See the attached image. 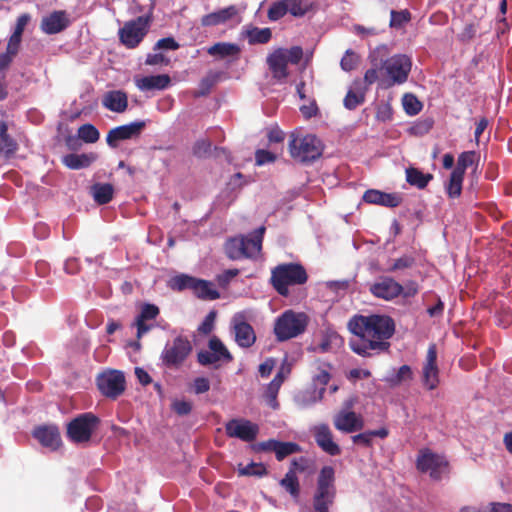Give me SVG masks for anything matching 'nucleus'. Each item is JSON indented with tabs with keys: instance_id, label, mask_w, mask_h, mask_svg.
<instances>
[{
	"instance_id": "nucleus-61",
	"label": "nucleus",
	"mask_w": 512,
	"mask_h": 512,
	"mask_svg": "<svg viewBox=\"0 0 512 512\" xmlns=\"http://www.w3.org/2000/svg\"><path fill=\"white\" fill-rule=\"evenodd\" d=\"M210 389V382L205 377H197L193 381V391L195 394H203L208 392Z\"/></svg>"
},
{
	"instance_id": "nucleus-2",
	"label": "nucleus",
	"mask_w": 512,
	"mask_h": 512,
	"mask_svg": "<svg viewBox=\"0 0 512 512\" xmlns=\"http://www.w3.org/2000/svg\"><path fill=\"white\" fill-rule=\"evenodd\" d=\"M335 481V469L332 466H323L317 476L312 498L313 512H330L337 495Z\"/></svg>"
},
{
	"instance_id": "nucleus-5",
	"label": "nucleus",
	"mask_w": 512,
	"mask_h": 512,
	"mask_svg": "<svg viewBox=\"0 0 512 512\" xmlns=\"http://www.w3.org/2000/svg\"><path fill=\"white\" fill-rule=\"evenodd\" d=\"M305 268L298 263L281 264L272 270L271 283L282 296L289 295L290 285H302L307 282Z\"/></svg>"
},
{
	"instance_id": "nucleus-19",
	"label": "nucleus",
	"mask_w": 512,
	"mask_h": 512,
	"mask_svg": "<svg viewBox=\"0 0 512 512\" xmlns=\"http://www.w3.org/2000/svg\"><path fill=\"white\" fill-rule=\"evenodd\" d=\"M70 23L66 11L56 10L42 18L40 27L44 33L53 35L64 31Z\"/></svg>"
},
{
	"instance_id": "nucleus-23",
	"label": "nucleus",
	"mask_w": 512,
	"mask_h": 512,
	"mask_svg": "<svg viewBox=\"0 0 512 512\" xmlns=\"http://www.w3.org/2000/svg\"><path fill=\"white\" fill-rule=\"evenodd\" d=\"M160 314V310L158 306L155 304L144 303L141 306L140 313L136 317L135 325L137 328V338L140 339L146 333H148L153 325L148 322L151 320H155L157 316Z\"/></svg>"
},
{
	"instance_id": "nucleus-52",
	"label": "nucleus",
	"mask_w": 512,
	"mask_h": 512,
	"mask_svg": "<svg viewBox=\"0 0 512 512\" xmlns=\"http://www.w3.org/2000/svg\"><path fill=\"white\" fill-rule=\"evenodd\" d=\"M415 265V258L411 255H403L395 259L392 265L387 269L388 272L409 269Z\"/></svg>"
},
{
	"instance_id": "nucleus-55",
	"label": "nucleus",
	"mask_w": 512,
	"mask_h": 512,
	"mask_svg": "<svg viewBox=\"0 0 512 512\" xmlns=\"http://www.w3.org/2000/svg\"><path fill=\"white\" fill-rule=\"evenodd\" d=\"M217 313L216 311L212 310L210 311L203 322L198 327V332L203 335H208L212 332L214 329V324L216 320Z\"/></svg>"
},
{
	"instance_id": "nucleus-17",
	"label": "nucleus",
	"mask_w": 512,
	"mask_h": 512,
	"mask_svg": "<svg viewBox=\"0 0 512 512\" xmlns=\"http://www.w3.org/2000/svg\"><path fill=\"white\" fill-rule=\"evenodd\" d=\"M144 127V121H136L126 125H121L112 128L107 133L106 142L109 147L116 148L120 141L132 139L134 137L139 136Z\"/></svg>"
},
{
	"instance_id": "nucleus-14",
	"label": "nucleus",
	"mask_w": 512,
	"mask_h": 512,
	"mask_svg": "<svg viewBox=\"0 0 512 512\" xmlns=\"http://www.w3.org/2000/svg\"><path fill=\"white\" fill-rule=\"evenodd\" d=\"M232 331L236 344L244 349L252 347L256 342V333L244 314L238 313L232 318Z\"/></svg>"
},
{
	"instance_id": "nucleus-42",
	"label": "nucleus",
	"mask_w": 512,
	"mask_h": 512,
	"mask_svg": "<svg viewBox=\"0 0 512 512\" xmlns=\"http://www.w3.org/2000/svg\"><path fill=\"white\" fill-rule=\"evenodd\" d=\"M479 159L480 155L476 151L462 152L458 156L457 164L456 167L454 168V171H458V173L465 175V170L468 167L477 164L479 162Z\"/></svg>"
},
{
	"instance_id": "nucleus-8",
	"label": "nucleus",
	"mask_w": 512,
	"mask_h": 512,
	"mask_svg": "<svg viewBox=\"0 0 512 512\" xmlns=\"http://www.w3.org/2000/svg\"><path fill=\"white\" fill-rule=\"evenodd\" d=\"M380 64L387 76V87L405 83L412 67L410 57L405 54H395L386 60L381 59Z\"/></svg>"
},
{
	"instance_id": "nucleus-64",
	"label": "nucleus",
	"mask_w": 512,
	"mask_h": 512,
	"mask_svg": "<svg viewBox=\"0 0 512 512\" xmlns=\"http://www.w3.org/2000/svg\"><path fill=\"white\" fill-rule=\"evenodd\" d=\"M300 111L306 119H310L318 114L319 109L316 101L313 100L308 105H302Z\"/></svg>"
},
{
	"instance_id": "nucleus-60",
	"label": "nucleus",
	"mask_w": 512,
	"mask_h": 512,
	"mask_svg": "<svg viewBox=\"0 0 512 512\" xmlns=\"http://www.w3.org/2000/svg\"><path fill=\"white\" fill-rule=\"evenodd\" d=\"M172 409L180 416L188 415L192 410V404L185 400H176L172 403Z\"/></svg>"
},
{
	"instance_id": "nucleus-32",
	"label": "nucleus",
	"mask_w": 512,
	"mask_h": 512,
	"mask_svg": "<svg viewBox=\"0 0 512 512\" xmlns=\"http://www.w3.org/2000/svg\"><path fill=\"white\" fill-rule=\"evenodd\" d=\"M314 365L316 367V372L314 373L312 380L315 386H321L320 397H322L325 391V386L331 379L330 371L332 370V365L321 360L315 361Z\"/></svg>"
},
{
	"instance_id": "nucleus-48",
	"label": "nucleus",
	"mask_w": 512,
	"mask_h": 512,
	"mask_svg": "<svg viewBox=\"0 0 512 512\" xmlns=\"http://www.w3.org/2000/svg\"><path fill=\"white\" fill-rule=\"evenodd\" d=\"M372 67L364 74V86L368 89L370 85L376 82L379 78L378 71L381 69L380 60L378 61L373 55L370 56Z\"/></svg>"
},
{
	"instance_id": "nucleus-7",
	"label": "nucleus",
	"mask_w": 512,
	"mask_h": 512,
	"mask_svg": "<svg viewBox=\"0 0 512 512\" xmlns=\"http://www.w3.org/2000/svg\"><path fill=\"white\" fill-rule=\"evenodd\" d=\"M100 423V418L92 412L79 414L67 424V437L76 444L87 443Z\"/></svg>"
},
{
	"instance_id": "nucleus-56",
	"label": "nucleus",
	"mask_w": 512,
	"mask_h": 512,
	"mask_svg": "<svg viewBox=\"0 0 512 512\" xmlns=\"http://www.w3.org/2000/svg\"><path fill=\"white\" fill-rule=\"evenodd\" d=\"M276 155L265 149H258L255 152L256 164L261 166L267 163H273L276 160Z\"/></svg>"
},
{
	"instance_id": "nucleus-34",
	"label": "nucleus",
	"mask_w": 512,
	"mask_h": 512,
	"mask_svg": "<svg viewBox=\"0 0 512 512\" xmlns=\"http://www.w3.org/2000/svg\"><path fill=\"white\" fill-rule=\"evenodd\" d=\"M18 149L17 142L8 134V126L4 121H0V154L10 157Z\"/></svg>"
},
{
	"instance_id": "nucleus-39",
	"label": "nucleus",
	"mask_w": 512,
	"mask_h": 512,
	"mask_svg": "<svg viewBox=\"0 0 512 512\" xmlns=\"http://www.w3.org/2000/svg\"><path fill=\"white\" fill-rule=\"evenodd\" d=\"M246 37L249 44H266L272 38V32L270 28H258L252 27L246 30Z\"/></svg>"
},
{
	"instance_id": "nucleus-37",
	"label": "nucleus",
	"mask_w": 512,
	"mask_h": 512,
	"mask_svg": "<svg viewBox=\"0 0 512 512\" xmlns=\"http://www.w3.org/2000/svg\"><path fill=\"white\" fill-rule=\"evenodd\" d=\"M464 175L458 171H452L448 182L445 184V190L449 198L456 199L461 196Z\"/></svg>"
},
{
	"instance_id": "nucleus-35",
	"label": "nucleus",
	"mask_w": 512,
	"mask_h": 512,
	"mask_svg": "<svg viewBox=\"0 0 512 512\" xmlns=\"http://www.w3.org/2000/svg\"><path fill=\"white\" fill-rule=\"evenodd\" d=\"M433 179V175L430 173H423L418 168L409 167L406 169V181L418 189H424L427 187L429 182Z\"/></svg>"
},
{
	"instance_id": "nucleus-4",
	"label": "nucleus",
	"mask_w": 512,
	"mask_h": 512,
	"mask_svg": "<svg viewBox=\"0 0 512 512\" xmlns=\"http://www.w3.org/2000/svg\"><path fill=\"white\" fill-rule=\"evenodd\" d=\"M309 322L310 318L305 312L288 309L275 319L273 333L278 342H285L302 335Z\"/></svg>"
},
{
	"instance_id": "nucleus-24",
	"label": "nucleus",
	"mask_w": 512,
	"mask_h": 512,
	"mask_svg": "<svg viewBox=\"0 0 512 512\" xmlns=\"http://www.w3.org/2000/svg\"><path fill=\"white\" fill-rule=\"evenodd\" d=\"M363 200L369 204L381 205L394 208L401 204L402 198L397 193H386L376 189H369L364 192Z\"/></svg>"
},
{
	"instance_id": "nucleus-20",
	"label": "nucleus",
	"mask_w": 512,
	"mask_h": 512,
	"mask_svg": "<svg viewBox=\"0 0 512 512\" xmlns=\"http://www.w3.org/2000/svg\"><path fill=\"white\" fill-rule=\"evenodd\" d=\"M314 439L317 445L330 456H338L341 449L333 440V434L327 424H320L314 428Z\"/></svg>"
},
{
	"instance_id": "nucleus-3",
	"label": "nucleus",
	"mask_w": 512,
	"mask_h": 512,
	"mask_svg": "<svg viewBox=\"0 0 512 512\" xmlns=\"http://www.w3.org/2000/svg\"><path fill=\"white\" fill-rule=\"evenodd\" d=\"M265 227L261 226L249 236H236L225 243V253L231 260L255 259L261 252Z\"/></svg>"
},
{
	"instance_id": "nucleus-27",
	"label": "nucleus",
	"mask_w": 512,
	"mask_h": 512,
	"mask_svg": "<svg viewBox=\"0 0 512 512\" xmlns=\"http://www.w3.org/2000/svg\"><path fill=\"white\" fill-rule=\"evenodd\" d=\"M103 106L110 111L123 113L128 106L126 93L120 90L107 92L103 98Z\"/></svg>"
},
{
	"instance_id": "nucleus-57",
	"label": "nucleus",
	"mask_w": 512,
	"mask_h": 512,
	"mask_svg": "<svg viewBox=\"0 0 512 512\" xmlns=\"http://www.w3.org/2000/svg\"><path fill=\"white\" fill-rule=\"evenodd\" d=\"M477 32V25L475 23H468L463 30L458 34L457 38L461 42H469L472 40Z\"/></svg>"
},
{
	"instance_id": "nucleus-13",
	"label": "nucleus",
	"mask_w": 512,
	"mask_h": 512,
	"mask_svg": "<svg viewBox=\"0 0 512 512\" xmlns=\"http://www.w3.org/2000/svg\"><path fill=\"white\" fill-rule=\"evenodd\" d=\"M208 347L210 351L202 350L197 354V361L200 365L208 366L220 361L223 363L233 361V355L217 336H213L209 339Z\"/></svg>"
},
{
	"instance_id": "nucleus-62",
	"label": "nucleus",
	"mask_w": 512,
	"mask_h": 512,
	"mask_svg": "<svg viewBox=\"0 0 512 512\" xmlns=\"http://www.w3.org/2000/svg\"><path fill=\"white\" fill-rule=\"evenodd\" d=\"M178 48H179V44L176 42V40L173 37H165V38L159 39L154 46V50H158V49L177 50Z\"/></svg>"
},
{
	"instance_id": "nucleus-58",
	"label": "nucleus",
	"mask_w": 512,
	"mask_h": 512,
	"mask_svg": "<svg viewBox=\"0 0 512 512\" xmlns=\"http://www.w3.org/2000/svg\"><path fill=\"white\" fill-rule=\"evenodd\" d=\"M211 149V142L208 140H199L193 146V155L202 158L206 156Z\"/></svg>"
},
{
	"instance_id": "nucleus-29",
	"label": "nucleus",
	"mask_w": 512,
	"mask_h": 512,
	"mask_svg": "<svg viewBox=\"0 0 512 512\" xmlns=\"http://www.w3.org/2000/svg\"><path fill=\"white\" fill-rule=\"evenodd\" d=\"M171 82L167 74L145 76L136 80V85L140 90H164Z\"/></svg>"
},
{
	"instance_id": "nucleus-10",
	"label": "nucleus",
	"mask_w": 512,
	"mask_h": 512,
	"mask_svg": "<svg viewBox=\"0 0 512 512\" xmlns=\"http://www.w3.org/2000/svg\"><path fill=\"white\" fill-rule=\"evenodd\" d=\"M192 344L185 336H177L172 342L167 343L162 350V363L170 369H178L186 361L192 352Z\"/></svg>"
},
{
	"instance_id": "nucleus-63",
	"label": "nucleus",
	"mask_w": 512,
	"mask_h": 512,
	"mask_svg": "<svg viewBox=\"0 0 512 512\" xmlns=\"http://www.w3.org/2000/svg\"><path fill=\"white\" fill-rule=\"evenodd\" d=\"M195 280H196V278H193V277H190V276H187V275H181V276H177L174 279V285L179 290H183V289H186V288H189V289L192 290V286L194 285Z\"/></svg>"
},
{
	"instance_id": "nucleus-47",
	"label": "nucleus",
	"mask_w": 512,
	"mask_h": 512,
	"mask_svg": "<svg viewBox=\"0 0 512 512\" xmlns=\"http://www.w3.org/2000/svg\"><path fill=\"white\" fill-rule=\"evenodd\" d=\"M288 13V7L285 0L275 1L271 4L267 12L270 21H278Z\"/></svg>"
},
{
	"instance_id": "nucleus-33",
	"label": "nucleus",
	"mask_w": 512,
	"mask_h": 512,
	"mask_svg": "<svg viewBox=\"0 0 512 512\" xmlns=\"http://www.w3.org/2000/svg\"><path fill=\"white\" fill-rule=\"evenodd\" d=\"M241 49L239 45L229 42H218L207 49V53L211 56H218L221 59L226 57H238Z\"/></svg>"
},
{
	"instance_id": "nucleus-18",
	"label": "nucleus",
	"mask_w": 512,
	"mask_h": 512,
	"mask_svg": "<svg viewBox=\"0 0 512 512\" xmlns=\"http://www.w3.org/2000/svg\"><path fill=\"white\" fill-rule=\"evenodd\" d=\"M402 285L391 277H380L376 282L370 285V293L379 299L386 301L393 300L401 295Z\"/></svg>"
},
{
	"instance_id": "nucleus-54",
	"label": "nucleus",
	"mask_w": 512,
	"mask_h": 512,
	"mask_svg": "<svg viewBox=\"0 0 512 512\" xmlns=\"http://www.w3.org/2000/svg\"><path fill=\"white\" fill-rule=\"evenodd\" d=\"M286 58V61L291 64H298L303 57V49L300 46H293L290 49L278 48Z\"/></svg>"
},
{
	"instance_id": "nucleus-26",
	"label": "nucleus",
	"mask_w": 512,
	"mask_h": 512,
	"mask_svg": "<svg viewBox=\"0 0 512 512\" xmlns=\"http://www.w3.org/2000/svg\"><path fill=\"white\" fill-rule=\"evenodd\" d=\"M238 13L235 5H230L226 8L204 15L201 18V25L204 27L217 26L224 24Z\"/></svg>"
},
{
	"instance_id": "nucleus-59",
	"label": "nucleus",
	"mask_w": 512,
	"mask_h": 512,
	"mask_svg": "<svg viewBox=\"0 0 512 512\" xmlns=\"http://www.w3.org/2000/svg\"><path fill=\"white\" fill-rule=\"evenodd\" d=\"M309 467V459H307L306 457H299V458H295L291 461V465H290V468L288 471H293L295 473V475H297V473H303L305 472Z\"/></svg>"
},
{
	"instance_id": "nucleus-41",
	"label": "nucleus",
	"mask_w": 512,
	"mask_h": 512,
	"mask_svg": "<svg viewBox=\"0 0 512 512\" xmlns=\"http://www.w3.org/2000/svg\"><path fill=\"white\" fill-rule=\"evenodd\" d=\"M280 485L287 491L294 499L300 496V483L297 475L293 471H287L284 478L280 480Z\"/></svg>"
},
{
	"instance_id": "nucleus-51",
	"label": "nucleus",
	"mask_w": 512,
	"mask_h": 512,
	"mask_svg": "<svg viewBox=\"0 0 512 512\" xmlns=\"http://www.w3.org/2000/svg\"><path fill=\"white\" fill-rule=\"evenodd\" d=\"M403 107L407 114L416 115L422 109V103L412 94L403 97Z\"/></svg>"
},
{
	"instance_id": "nucleus-6",
	"label": "nucleus",
	"mask_w": 512,
	"mask_h": 512,
	"mask_svg": "<svg viewBox=\"0 0 512 512\" xmlns=\"http://www.w3.org/2000/svg\"><path fill=\"white\" fill-rule=\"evenodd\" d=\"M288 150L290 156L300 163H311L322 155L320 140L313 134L290 135Z\"/></svg>"
},
{
	"instance_id": "nucleus-12",
	"label": "nucleus",
	"mask_w": 512,
	"mask_h": 512,
	"mask_svg": "<svg viewBox=\"0 0 512 512\" xmlns=\"http://www.w3.org/2000/svg\"><path fill=\"white\" fill-rule=\"evenodd\" d=\"M96 384L102 395L110 399H116L125 391L126 380L123 372L107 370L97 376Z\"/></svg>"
},
{
	"instance_id": "nucleus-46",
	"label": "nucleus",
	"mask_w": 512,
	"mask_h": 512,
	"mask_svg": "<svg viewBox=\"0 0 512 512\" xmlns=\"http://www.w3.org/2000/svg\"><path fill=\"white\" fill-rule=\"evenodd\" d=\"M301 447L295 442L278 441L275 449V456L278 461L284 460L287 456L301 452Z\"/></svg>"
},
{
	"instance_id": "nucleus-40",
	"label": "nucleus",
	"mask_w": 512,
	"mask_h": 512,
	"mask_svg": "<svg viewBox=\"0 0 512 512\" xmlns=\"http://www.w3.org/2000/svg\"><path fill=\"white\" fill-rule=\"evenodd\" d=\"M284 382V376L282 372H278L273 380L268 384L266 389V397L268 399L269 405L276 409L278 408V402H277V395L279 392V389Z\"/></svg>"
},
{
	"instance_id": "nucleus-16",
	"label": "nucleus",
	"mask_w": 512,
	"mask_h": 512,
	"mask_svg": "<svg viewBox=\"0 0 512 512\" xmlns=\"http://www.w3.org/2000/svg\"><path fill=\"white\" fill-rule=\"evenodd\" d=\"M439 368L437 366V350L434 344L427 351L426 360L422 367V384L427 390H434L439 385Z\"/></svg>"
},
{
	"instance_id": "nucleus-15",
	"label": "nucleus",
	"mask_w": 512,
	"mask_h": 512,
	"mask_svg": "<svg viewBox=\"0 0 512 512\" xmlns=\"http://www.w3.org/2000/svg\"><path fill=\"white\" fill-rule=\"evenodd\" d=\"M225 432L228 437L252 442L259 433V427L246 419H232L225 424Z\"/></svg>"
},
{
	"instance_id": "nucleus-9",
	"label": "nucleus",
	"mask_w": 512,
	"mask_h": 512,
	"mask_svg": "<svg viewBox=\"0 0 512 512\" xmlns=\"http://www.w3.org/2000/svg\"><path fill=\"white\" fill-rule=\"evenodd\" d=\"M416 468L421 473H429L431 479L439 481L449 474V462L429 448L421 449L416 459Z\"/></svg>"
},
{
	"instance_id": "nucleus-28",
	"label": "nucleus",
	"mask_w": 512,
	"mask_h": 512,
	"mask_svg": "<svg viewBox=\"0 0 512 512\" xmlns=\"http://www.w3.org/2000/svg\"><path fill=\"white\" fill-rule=\"evenodd\" d=\"M367 92L366 87H362L360 80L353 82V88L349 89L344 100L343 105L348 110H354L359 105L365 102V95Z\"/></svg>"
},
{
	"instance_id": "nucleus-11",
	"label": "nucleus",
	"mask_w": 512,
	"mask_h": 512,
	"mask_svg": "<svg viewBox=\"0 0 512 512\" xmlns=\"http://www.w3.org/2000/svg\"><path fill=\"white\" fill-rule=\"evenodd\" d=\"M150 26L149 16H138L124 23L118 31L120 42L128 49L139 46L147 35Z\"/></svg>"
},
{
	"instance_id": "nucleus-45",
	"label": "nucleus",
	"mask_w": 512,
	"mask_h": 512,
	"mask_svg": "<svg viewBox=\"0 0 512 512\" xmlns=\"http://www.w3.org/2000/svg\"><path fill=\"white\" fill-rule=\"evenodd\" d=\"M412 376L413 372L411 367L409 365H402L395 374L386 378V382L391 387H396L399 386L402 382L411 380Z\"/></svg>"
},
{
	"instance_id": "nucleus-44",
	"label": "nucleus",
	"mask_w": 512,
	"mask_h": 512,
	"mask_svg": "<svg viewBox=\"0 0 512 512\" xmlns=\"http://www.w3.org/2000/svg\"><path fill=\"white\" fill-rule=\"evenodd\" d=\"M238 474L240 476H257L262 477L268 474L267 468L263 463L251 462L246 466L238 465Z\"/></svg>"
},
{
	"instance_id": "nucleus-43",
	"label": "nucleus",
	"mask_w": 512,
	"mask_h": 512,
	"mask_svg": "<svg viewBox=\"0 0 512 512\" xmlns=\"http://www.w3.org/2000/svg\"><path fill=\"white\" fill-rule=\"evenodd\" d=\"M78 137L85 143H96L100 138L98 129L90 123L81 125L77 131Z\"/></svg>"
},
{
	"instance_id": "nucleus-30",
	"label": "nucleus",
	"mask_w": 512,
	"mask_h": 512,
	"mask_svg": "<svg viewBox=\"0 0 512 512\" xmlns=\"http://www.w3.org/2000/svg\"><path fill=\"white\" fill-rule=\"evenodd\" d=\"M97 159V154L95 153H83V154H67L63 157V164L74 170L82 169L89 167L94 161Z\"/></svg>"
},
{
	"instance_id": "nucleus-31",
	"label": "nucleus",
	"mask_w": 512,
	"mask_h": 512,
	"mask_svg": "<svg viewBox=\"0 0 512 512\" xmlns=\"http://www.w3.org/2000/svg\"><path fill=\"white\" fill-rule=\"evenodd\" d=\"M192 291L196 297L202 300H216L220 298V293L215 289L214 284L207 280L196 279L192 286Z\"/></svg>"
},
{
	"instance_id": "nucleus-53",
	"label": "nucleus",
	"mask_w": 512,
	"mask_h": 512,
	"mask_svg": "<svg viewBox=\"0 0 512 512\" xmlns=\"http://www.w3.org/2000/svg\"><path fill=\"white\" fill-rule=\"evenodd\" d=\"M358 61L359 58L357 54L351 49H348L340 61V66L344 71L350 72L356 68Z\"/></svg>"
},
{
	"instance_id": "nucleus-25",
	"label": "nucleus",
	"mask_w": 512,
	"mask_h": 512,
	"mask_svg": "<svg viewBox=\"0 0 512 512\" xmlns=\"http://www.w3.org/2000/svg\"><path fill=\"white\" fill-rule=\"evenodd\" d=\"M266 62L273 78L278 82L286 80V78L289 76L287 67L288 62L286 61L283 52H280L278 49L274 50L267 56Z\"/></svg>"
},
{
	"instance_id": "nucleus-36",
	"label": "nucleus",
	"mask_w": 512,
	"mask_h": 512,
	"mask_svg": "<svg viewBox=\"0 0 512 512\" xmlns=\"http://www.w3.org/2000/svg\"><path fill=\"white\" fill-rule=\"evenodd\" d=\"M91 190H92V194H93V198H94L95 202L98 203L99 205L107 204L113 198L114 188L109 183L94 184L92 186Z\"/></svg>"
},
{
	"instance_id": "nucleus-49",
	"label": "nucleus",
	"mask_w": 512,
	"mask_h": 512,
	"mask_svg": "<svg viewBox=\"0 0 512 512\" xmlns=\"http://www.w3.org/2000/svg\"><path fill=\"white\" fill-rule=\"evenodd\" d=\"M288 12L295 17L304 16L310 9V5L304 3V0H285Z\"/></svg>"
},
{
	"instance_id": "nucleus-1",
	"label": "nucleus",
	"mask_w": 512,
	"mask_h": 512,
	"mask_svg": "<svg viewBox=\"0 0 512 512\" xmlns=\"http://www.w3.org/2000/svg\"><path fill=\"white\" fill-rule=\"evenodd\" d=\"M348 329L357 337L350 342L352 351L361 356H370V350H388V339L395 332V323L386 315L357 314L349 320Z\"/></svg>"
},
{
	"instance_id": "nucleus-50",
	"label": "nucleus",
	"mask_w": 512,
	"mask_h": 512,
	"mask_svg": "<svg viewBox=\"0 0 512 512\" xmlns=\"http://www.w3.org/2000/svg\"><path fill=\"white\" fill-rule=\"evenodd\" d=\"M390 16V27L393 28H400L411 20V13L407 9L401 11L392 10Z\"/></svg>"
},
{
	"instance_id": "nucleus-38",
	"label": "nucleus",
	"mask_w": 512,
	"mask_h": 512,
	"mask_svg": "<svg viewBox=\"0 0 512 512\" xmlns=\"http://www.w3.org/2000/svg\"><path fill=\"white\" fill-rule=\"evenodd\" d=\"M389 431L386 428H380L377 430H369L363 433L352 436V441L355 444H361L365 447L372 446V440L374 437L384 439L388 436Z\"/></svg>"
},
{
	"instance_id": "nucleus-22",
	"label": "nucleus",
	"mask_w": 512,
	"mask_h": 512,
	"mask_svg": "<svg viewBox=\"0 0 512 512\" xmlns=\"http://www.w3.org/2000/svg\"><path fill=\"white\" fill-rule=\"evenodd\" d=\"M335 428L341 432L352 433L363 429V418L354 411H340L333 420Z\"/></svg>"
},
{
	"instance_id": "nucleus-21",
	"label": "nucleus",
	"mask_w": 512,
	"mask_h": 512,
	"mask_svg": "<svg viewBox=\"0 0 512 512\" xmlns=\"http://www.w3.org/2000/svg\"><path fill=\"white\" fill-rule=\"evenodd\" d=\"M33 436L42 446L51 450H57L62 444L60 431L56 425L36 427L33 431Z\"/></svg>"
}]
</instances>
